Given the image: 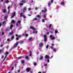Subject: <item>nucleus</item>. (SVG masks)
Here are the masks:
<instances>
[{
    "label": "nucleus",
    "mask_w": 73,
    "mask_h": 73,
    "mask_svg": "<svg viewBox=\"0 0 73 73\" xmlns=\"http://www.w3.org/2000/svg\"><path fill=\"white\" fill-rule=\"evenodd\" d=\"M50 37L51 38V40H52V41L54 40H55L54 36H53V35H50Z\"/></svg>",
    "instance_id": "nucleus-1"
},
{
    "label": "nucleus",
    "mask_w": 73,
    "mask_h": 73,
    "mask_svg": "<svg viewBox=\"0 0 73 73\" xmlns=\"http://www.w3.org/2000/svg\"><path fill=\"white\" fill-rule=\"evenodd\" d=\"M15 13H16V12H14L12 14V15L11 16V18H13V17H14V16H15V15H15Z\"/></svg>",
    "instance_id": "nucleus-2"
},
{
    "label": "nucleus",
    "mask_w": 73,
    "mask_h": 73,
    "mask_svg": "<svg viewBox=\"0 0 73 73\" xmlns=\"http://www.w3.org/2000/svg\"><path fill=\"white\" fill-rule=\"evenodd\" d=\"M46 12V9H45L44 10H42V13H45Z\"/></svg>",
    "instance_id": "nucleus-3"
},
{
    "label": "nucleus",
    "mask_w": 73,
    "mask_h": 73,
    "mask_svg": "<svg viewBox=\"0 0 73 73\" xmlns=\"http://www.w3.org/2000/svg\"><path fill=\"white\" fill-rule=\"evenodd\" d=\"M20 23H21V21H18L17 22V23L16 24L17 26L19 24H20Z\"/></svg>",
    "instance_id": "nucleus-4"
},
{
    "label": "nucleus",
    "mask_w": 73,
    "mask_h": 73,
    "mask_svg": "<svg viewBox=\"0 0 73 73\" xmlns=\"http://www.w3.org/2000/svg\"><path fill=\"white\" fill-rule=\"evenodd\" d=\"M19 43V42H17L13 46L14 48H16V46H17V45Z\"/></svg>",
    "instance_id": "nucleus-5"
},
{
    "label": "nucleus",
    "mask_w": 73,
    "mask_h": 73,
    "mask_svg": "<svg viewBox=\"0 0 73 73\" xmlns=\"http://www.w3.org/2000/svg\"><path fill=\"white\" fill-rule=\"evenodd\" d=\"M30 69H31V68H27L26 70L27 71V72H29V70H30Z\"/></svg>",
    "instance_id": "nucleus-6"
},
{
    "label": "nucleus",
    "mask_w": 73,
    "mask_h": 73,
    "mask_svg": "<svg viewBox=\"0 0 73 73\" xmlns=\"http://www.w3.org/2000/svg\"><path fill=\"white\" fill-rule=\"evenodd\" d=\"M33 39V38L32 37H30L29 39V41H31Z\"/></svg>",
    "instance_id": "nucleus-7"
},
{
    "label": "nucleus",
    "mask_w": 73,
    "mask_h": 73,
    "mask_svg": "<svg viewBox=\"0 0 73 73\" xmlns=\"http://www.w3.org/2000/svg\"><path fill=\"white\" fill-rule=\"evenodd\" d=\"M60 4L62 5H65V3L64 2H61Z\"/></svg>",
    "instance_id": "nucleus-8"
},
{
    "label": "nucleus",
    "mask_w": 73,
    "mask_h": 73,
    "mask_svg": "<svg viewBox=\"0 0 73 73\" xmlns=\"http://www.w3.org/2000/svg\"><path fill=\"white\" fill-rule=\"evenodd\" d=\"M43 45V43H40L39 44V46H42Z\"/></svg>",
    "instance_id": "nucleus-9"
},
{
    "label": "nucleus",
    "mask_w": 73,
    "mask_h": 73,
    "mask_svg": "<svg viewBox=\"0 0 73 73\" xmlns=\"http://www.w3.org/2000/svg\"><path fill=\"white\" fill-rule=\"evenodd\" d=\"M30 29H33L35 31V30H36V29L35 28H33L32 27H30Z\"/></svg>",
    "instance_id": "nucleus-10"
},
{
    "label": "nucleus",
    "mask_w": 73,
    "mask_h": 73,
    "mask_svg": "<svg viewBox=\"0 0 73 73\" xmlns=\"http://www.w3.org/2000/svg\"><path fill=\"white\" fill-rule=\"evenodd\" d=\"M13 31H12L10 33H9V35H13Z\"/></svg>",
    "instance_id": "nucleus-11"
},
{
    "label": "nucleus",
    "mask_w": 73,
    "mask_h": 73,
    "mask_svg": "<svg viewBox=\"0 0 73 73\" xmlns=\"http://www.w3.org/2000/svg\"><path fill=\"white\" fill-rule=\"evenodd\" d=\"M21 3H26V1H25V0H23L21 1Z\"/></svg>",
    "instance_id": "nucleus-12"
},
{
    "label": "nucleus",
    "mask_w": 73,
    "mask_h": 73,
    "mask_svg": "<svg viewBox=\"0 0 73 73\" xmlns=\"http://www.w3.org/2000/svg\"><path fill=\"white\" fill-rule=\"evenodd\" d=\"M45 58H46L48 59V58H49V57L48 55H45Z\"/></svg>",
    "instance_id": "nucleus-13"
},
{
    "label": "nucleus",
    "mask_w": 73,
    "mask_h": 73,
    "mask_svg": "<svg viewBox=\"0 0 73 73\" xmlns=\"http://www.w3.org/2000/svg\"><path fill=\"white\" fill-rule=\"evenodd\" d=\"M2 11L3 13H5V12H6V10H5V9H3Z\"/></svg>",
    "instance_id": "nucleus-14"
},
{
    "label": "nucleus",
    "mask_w": 73,
    "mask_h": 73,
    "mask_svg": "<svg viewBox=\"0 0 73 73\" xmlns=\"http://www.w3.org/2000/svg\"><path fill=\"white\" fill-rule=\"evenodd\" d=\"M13 25L12 24H11V25L10 26V28L11 29H12V27H13Z\"/></svg>",
    "instance_id": "nucleus-15"
},
{
    "label": "nucleus",
    "mask_w": 73,
    "mask_h": 73,
    "mask_svg": "<svg viewBox=\"0 0 73 73\" xmlns=\"http://www.w3.org/2000/svg\"><path fill=\"white\" fill-rule=\"evenodd\" d=\"M27 9V8H26V7H24V8H23V12H24V11H26Z\"/></svg>",
    "instance_id": "nucleus-16"
},
{
    "label": "nucleus",
    "mask_w": 73,
    "mask_h": 73,
    "mask_svg": "<svg viewBox=\"0 0 73 73\" xmlns=\"http://www.w3.org/2000/svg\"><path fill=\"white\" fill-rule=\"evenodd\" d=\"M15 21L14 20H12L11 21V23H13V24H14V23H15Z\"/></svg>",
    "instance_id": "nucleus-17"
},
{
    "label": "nucleus",
    "mask_w": 73,
    "mask_h": 73,
    "mask_svg": "<svg viewBox=\"0 0 73 73\" xmlns=\"http://www.w3.org/2000/svg\"><path fill=\"white\" fill-rule=\"evenodd\" d=\"M25 58H26V59H27V60H29V57H28V56H26L25 57Z\"/></svg>",
    "instance_id": "nucleus-18"
},
{
    "label": "nucleus",
    "mask_w": 73,
    "mask_h": 73,
    "mask_svg": "<svg viewBox=\"0 0 73 73\" xmlns=\"http://www.w3.org/2000/svg\"><path fill=\"white\" fill-rule=\"evenodd\" d=\"M43 59V56H41L40 58V60H42Z\"/></svg>",
    "instance_id": "nucleus-19"
},
{
    "label": "nucleus",
    "mask_w": 73,
    "mask_h": 73,
    "mask_svg": "<svg viewBox=\"0 0 73 73\" xmlns=\"http://www.w3.org/2000/svg\"><path fill=\"white\" fill-rule=\"evenodd\" d=\"M55 33L56 34L57 33H58V31H57V30H55Z\"/></svg>",
    "instance_id": "nucleus-20"
},
{
    "label": "nucleus",
    "mask_w": 73,
    "mask_h": 73,
    "mask_svg": "<svg viewBox=\"0 0 73 73\" xmlns=\"http://www.w3.org/2000/svg\"><path fill=\"white\" fill-rule=\"evenodd\" d=\"M44 38H46V35H44Z\"/></svg>",
    "instance_id": "nucleus-21"
},
{
    "label": "nucleus",
    "mask_w": 73,
    "mask_h": 73,
    "mask_svg": "<svg viewBox=\"0 0 73 73\" xmlns=\"http://www.w3.org/2000/svg\"><path fill=\"white\" fill-rule=\"evenodd\" d=\"M23 17L24 19H25L26 18V17L24 15H23Z\"/></svg>",
    "instance_id": "nucleus-22"
},
{
    "label": "nucleus",
    "mask_w": 73,
    "mask_h": 73,
    "mask_svg": "<svg viewBox=\"0 0 73 73\" xmlns=\"http://www.w3.org/2000/svg\"><path fill=\"white\" fill-rule=\"evenodd\" d=\"M46 41H47V38H44V41L45 42Z\"/></svg>",
    "instance_id": "nucleus-23"
},
{
    "label": "nucleus",
    "mask_w": 73,
    "mask_h": 73,
    "mask_svg": "<svg viewBox=\"0 0 73 73\" xmlns=\"http://www.w3.org/2000/svg\"><path fill=\"white\" fill-rule=\"evenodd\" d=\"M32 55V52H31L30 54V56H31Z\"/></svg>",
    "instance_id": "nucleus-24"
},
{
    "label": "nucleus",
    "mask_w": 73,
    "mask_h": 73,
    "mask_svg": "<svg viewBox=\"0 0 73 73\" xmlns=\"http://www.w3.org/2000/svg\"><path fill=\"white\" fill-rule=\"evenodd\" d=\"M53 50L54 51V52H56V49L55 48H54Z\"/></svg>",
    "instance_id": "nucleus-25"
},
{
    "label": "nucleus",
    "mask_w": 73,
    "mask_h": 73,
    "mask_svg": "<svg viewBox=\"0 0 73 73\" xmlns=\"http://www.w3.org/2000/svg\"><path fill=\"white\" fill-rule=\"evenodd\" d=\"M25 35L26 37H28V34H26Z\"/></svg>",
    "instance_id": "nucleus-26"
},
{
    "label": "nucleus",
    "mask_w": 73,
    "mask_h": 73,
    "mask_svg": "<svg viewBox=\"0 0 73 73\" xmlns=\"http://www.w3.org/2000/svg\"><path fill=\"white\" fill-rule=\"evenodd\" d=\"M23 13H21L20 16H21H21H23Z\"/></svg>",
    "instance_id": "nucleus-27"
},
{
    "label": "nucleus",
    "mask_w": 73,
    "mask_h": 73,
    "mask_svg": "<svg viewBox=\"0 0 73 73\" xmlns=\"http://www.w3.org/2000/svg\"><path fill=\"white\" fill-rule=\"evenodd\" d=\"M44 18H46V15H44Z\"/></svg>",
    "instance_id": "nucleus-28"
},
{
    "label": "nucleus",
    "mask_w": 73,
    "mask_h": 73,
    "mask_svg": "<svg viewBox=\"0 0 73 73\" xmlns=\"http://www.w3.org/2000/svg\"><path fill=\"white\" fill-rule=\"evenodd\" d=\"M33 33H37V31H36L35 32V31H34L33 32Z\"/></svg>",
    "instance_id": "nucleus-29"
},
{
    "label": "nucleus",
    "mask_w": 73,
    "mask_h": 73,
    "mask_svg": "<svg viewBox=\"0 0 73 73\" xmlns=\"http://www.w3.org/2000/svg\"><path fill=\"white\" fill-rule=\"evenodd\" d=\"M49 47V45H47L46 46V48H48Z\"/></svg>",
    "instance_id": "nucleus-30"
},
{
    "label": "nucleus",
    "mask_w": 73,
    "mask_h": 73,
    "mask_svg": "<svg viewBox=\"0 0 73 73\" xmlns=\"http://www.w3.org/2000/svg\"><path fill=\"white\" fill-rule=\"evenodd\" d=\"M11 38L12 40H13V38H14V36H12V37Z\"/></svg>",
    "instance_id": "nucleus-31"
},
{
    "label": "nucleus",
    "mask_w": 73,
    "mask_h": 73,
    "mask_svg": "<svg viewBox=\"0 0 73 73\" xmlns=\"http://www.w3.org/2000/svg\"><path fill=\"white\" fill-rule=\"evenodd\" d=\"M22 63L24 64V61L23 60H22Z\"/></svg>",
    "instance_id": "nucleus-32"
},
{
    "label": "nucleus",
    "mask_w": 73,
    "mask_h": 73,
    "mask_svg": "<svg viewBox=\"0 0 73 73\" xmlns=\"http://www.w3.org/2000/svg\"><path fill=\"white\" fill-rule=\"evenodd\" d=\"M53 46H51V49H53Z\"/></svg>",
    "instance_id": "nucleus-33"
},
{
    "label": "nucleus",
    "mask_w": 73,
    "mask_h": 73,
    "mask_svg": "<svg viewBox=\"0 0 73 73\" xmlns=\"http://www.w3.org/2000/svg\"><path fill=\"white\" fill-rule=\"evenodd\" d=\"M5 23H6V22H5V21H4L3 22V24H5Z\"/></svg>",
    "instance_id": "nucleus-34"
},
{
    "label": "nucleus",
    "mask_w": 73,
    "mask_h": 73,
    "mask_svg": "<svg viewBox=\"0 0 73 73\" xmlns=\"http://www.w3.org/2000/svg\"><path fill=\"white\" fill-rule=\"evenodd\" d=\"M51 26H52V25H51V24L49 25V28H51Z\"/></svg>",
    "instance_id": "nucleus-35"
},
{
    "label": "nucleus",
    "mask_w": 73,
    "mask_h": 73,
    "mask_svg": "<svg viewBox=\"0 0 73 73\" xmlns=\"http://www.w3.org/2000/svg\"><path fill=\"white\" fill-rule=\"evenodd\" d=\"M20 5H23V3H20Z\"/></svg>",
    "instance_id": "nucleus-36"
},
{
    "label": "nucleus",
    "mask_w": 73,
    "mask_h": 73,
    "mask_svg": "<svg viewBox=\"0 0 73 73\" xmlns=\"http://www.w3.org/2000/svg\"><path fill=\"white\" fill-rule=\"evenodd\" d=\"M53 0H51V3H53Z\"/></svg>",
    "instance_id": "nucleus-37"
},
{
    "label": "nucleus",
    "mask_w": 73,
    "mask_h": 73,
    "mask_svg": "<svg viewBox=\"0 0 73 73\" xmlns=\"http://www.w3.org/2000/svg\"><path fill=\"white\" fill-rule=\"evenodd\" d=\"M7 18V16H5V17L4 19H6Z\"/></svg>",
    "instance_id": "nucleus-38"
},
{
    "label": "nucleus",
    "mask_w": 73,
    "mask_h": 73,
    "mask_svg": "<svg viewBox=\"0 0 73 73\" xmlns=\"http://www.w3.org/2000/svg\"><path fill=\"white\" fill-rule=\"evenodd\" d=\"M9 2V1H6V3H8Z\"/></svg>",
    "instance_id": "nucleus-39"
},
{
    "label": "nucleus",
    "mask_w": 73,
    "mask_h": 73,
    "mask_svg": "<svg viewBox=\"0 0 73 73\" xmlns=\"http://www.w3.org/2000/svg\"><path fill=\"white\" fill-rule=\"evenodd\" d=\"M16 39L17 40H19V38L17 37L16 38Z\"/></svg>",
    "instance_id": "nucleus-40"
},
{
    "label": "nucleus",
    "mask_w": 73,
    "mask_h": 73,
    "mask_svg": "<svg viewBox=\"0 0 73 73\" xmlns=\"http://www.w3.org/2000/svg\"><path fill=\"white\" fill-rule=\"evenodd\" d=\"M51 4H50V3H48V5L49 6H50V5Z\"/></svg>",
    "instance_id": "nucleus-41"
},
{
    "label": "nucleus",
    "mask_w": 73,
    "mask_h": 73,
    "mask_svg": "<svg viewBox=\"0 0 73 73\" xmlns=\"http://www.w3.org/2000/svg\"><path fill=\"white\" fill-rule=\"evenodd\" d=\"M44 21H45V20H44V19H42V22L43 23L44 22Z\"/></svg>",
    "instance_id": "nucleus-42"
},
{
    "label": "nucleus",
    "mask_w": 73,
    "mask_h": 73,
    "mask_svg": "<svg viewBox=\"0 0 73 73\" xmlns=\"http://www.w3.org/2000/svg\"><path fill=\"white\" fill-rule=\"evenodd\" d=\"M37 20V18H35L34 19L35 20Z\"/></svg>",
    "instance_id": "nucleus-43"
},
{
    "label": "nucleus",
    "mask_w": 73,
    "mask_h": 73,
    "mask_svg": "<svg viewBox=\"0 0 73 73\" xmlns=\"http://www.w3.org/2000/svg\"><path fill=\"white\" fill-rule=\"evenodd\" d=\"M22 57H19L18 58V59H20V58H21Z\"/></svg>",
    "instance_id": "nucleus-44"
},
{
    "label": "nucleus",
    "mask_w": 73,
    "mask_h": 73,
    "mask_svg": "<svg viewBox=\"0 0 73 73\" xmlns=\"http://www.w3.org/2000/svg\"><path fill=\"white\" fill-rule=\"evenodd\" d=\"M40 15H38L37 16V17H40Z\"/></svg>",
    "instance_id": "nucleus-45"
},
{
    "label": "nucleus",
    "mask_w": 73,
    "mask_h": 73,
    "mask_svg": "<svg viewBox=\"0 0 73 73\" xmlns=\"http://www.w3.org/2000/svg\"><path fill=\"white\" fill-rule=\"evenodd\" d=\"M6 53L7 54H8L9 53L8 52H6Z\"/></svg>",
    "instance_id": "nucleus-46"
},
{
    "label": "nucleus",
    "mask_w": 73,
    "mask_h": 73,
    "mask_svg": "<svg viewBox=\"0 0 73 73\" xmlns=\"http://www.w3.org/2000/svg\"><path fill=\"white\" fill-rule=\"evenodd\" d=\"M44 66H47V64H44Z\"/></svg>",
    "instance_id": "nucleus-47"
},
{
    "label": "nucleus",
    "mask_w": 73,
    "mask_h": 73,
    "mask_svg": "<svg viewBox=\"0 0 73 73\" xmlns=\"http://www.w3.org/2000/svg\"><path fill=\"white\" fill-rule=\"evenodd\" d=\"M15 35H16V37H18V35H17V34H16Z\"/></svg>",
    "instance_id": "nucleus-48"
},
{
    "label": "nucleus",
    "mask_w": 73,
    "mask_h": 73,
    "mask_svg": "<svg viewBox=\"0 0 73 73\" xmlns=\"http://www.w3.org/2000/svg\"><path fill=\"white\" fill-rule=\"evenodd\" d=\"M34 65H35V66L36 65V63H34Z\"/></svg>",
    "instance_id": "nucleus-49"
},
{
    "label": "nucleus",
    "mask_w": 73,
    "mask_h": 73,
    "mask_svg": "<svg viewBox=\"0 0 73 73\" xmlns=\"http://www.w3.org/2000/svg\"><path fill=\"white\" fill-rule=\"evenodd\" d=\"M7 41H10V39H8Z\"/></svg>",
    "instance_id": "nucleus-50"
},
{
    "label": "nucleus",
    "mask_w": 73,
    "mask_h": 73,
    "mask_svg": "<svg viewBox=\"0 0 73 73\" xmlns=\"http://www.w3.org/2000/svg\"><path fill=\"white\" fill-rule=\"evenodd\" d=\"M25 33H23V36H25Z\"/></svg>",
    "instance_id": "nucleus-51"
},
{
    "label": "nucleus",
    "mask_w": 73,
    "mask_h": 73,
    "mask_svg": "<svg viewBox=\"0 0 73 73\" xmlns=\"http://www.w3.org/2000/svg\"><path fill=\"white\" fill-rule=\"evenodd\" d=\"M9 8H10V7H8V9H9Z\"/></svg>",
    "instance_id": "nucleus-52"
},
{
    "label": "nucleus",
    "mask_w": 73,
    "mask_h": 73,
    "mask_svg": "<svg viewBox=\"0 0 73 73\" xmlns=\"http://www.w3.org/2000/svg\"><path fill=\"white\" fill-rule=\"evenodd\" d=\"M3 58H4V56H2V57H1L2 59H3Z\"/></svg>",
    "instance_id": "nucleus-53"
},
{
    "label": "nucleus",
    "mask_w": 73,
    "mask_h": 73,
    "mask_svg": "<svg viewBox=\"0 0 73 73\" xmlns=\"http://www.w3.org/2000/svg\"><path fill=\"white\" fill-rule=\"evenodd\" d=\"M29 11H30L31 10V8H29L28 9Z\"/></svg>",
    "instance_id": "nucleus-54"
},
{
    "label": "nucleus",
    "mask_w": 73,
    "mask_h": 73,
    "mask_svg": "<svg viewBox=\"0 0 73 73\" xmlns=\"http://www.w3.org/2000/svg\"><path fill=\"white\" fill-rule=\"evenodd\" d=\"M47 62H49V60H47Z\"/></svg>",
    "instance_id": "nucleus-55"
},
{
    "label": "nucleus",
    "mask_w": 73,
    "mask_h": 73,
    "mask_svg": "<svg viewBox=\"0 0 73 73\" xmlns=\"http://www.w3.org/2000/svg\"><path fill=\"white\" fill-rule=\"evenodd\" d=\"M1 26V23H0V27Z\"/></svg>",
    "instance_id": "nucleus-56"
},
{
    "label": "nucleus",
    "mask_w": 73,
    "mask_h": 73,
    "mask_svg": "<svg viewBox=\"0 0 73 73\" xmlns=\"http://www.w3.org/2000/svg\"><path fill=\"white\" fill-rule=\"evenodd\" d=\"M35 10H37V7H35Z\"/></svg>",
    "instance_id": "nucleus-57"
},
{
    "label": "nucleus",
    "mask_w": 73,
    "mask_h": 73,
    "mask_svg": "<svg viewBox=\"0 0 73 73\" xmlns=\"http://www.w3.org/2000/svg\"><path fill=\"white\" fill-rule=\"evenodd\" d=\"M13 67H12V68H11V70H13Z\"/></svg>",
    "instance_id": "nucleus-58"
},
{
    "label": "nucleus",
    "mask_w": 73,
    "mask_h": 73,
    "mask_svg": "<svg viewBox=\"0 0 73 73\" xmlns=\"http://www.w3.org/2000/svg\"><path fill=\"white\" fill-rule=\"evenodd\" d=\"M47 35H49V32H48L47 33Z\"/></svg>",
    "instance_id": "nucleus-59"
},
{
    "label": "nucleus",
    "mask_w": 73,
    "mask_h": 73,
    "mask_svg": "<svg viewBox=\"0 0 73 73\" xmlns=\"http://www.w3.org/2000/svg\"><path fill=\"white\" fill-rule=\"evenodd\" d=\"M52 46H54V44H51Z\"/></svg>",
    "instance_id": "nucleus-60"
},
{
    "label": "nucleus",
    "mask_w": 73,
    "mask_h": 73,
    "mask_svg": "<svg viewBox=\"0 0 73 73\" xmlns=\"http://www.w3.org/2000/svg\"><path fill=\"white\" fill-rule=\"evenodd\" d=\"M29 16H31V14H29Z\"/></svg>",
    "instance_id": "nucleus-61"
},
{
    "label": "nucleus",
    "mask_w": 73,
    "mask_h": 73,
    "mask_svg": "<svg viewBox=\"0 0 73 73\" xmlns=\"http://www.w3.org/2000/svg\"><path fill=\"white\" fill-rule=\"evenodd\" d=\"M52 57H53V56H51V57L50 58V59H51V58H52Z\"/></svg>",
    "instance_id": "nucleus-62"
},
{
    "label": "nucleus",
    "mask_w": 73,
    "mask_h": 73,
    "mask_svg": "<svg viewBox=\"0 0 73 73\" xmlns=\"http://www.w3.org/2000/svg\"><path fill=\"white\" fill-rule=\"evenodd\" d=\"M38 73H41V72H38Z\"/></svg>",
    "instance_id": "nucleus-63"
},
{
    "label": "nucleus",
    "mask_w": 73,
    "mask_h": 73,
    "mask_svg": "<svg viewBox=\"0 0 73 73\" xmlns=\"http://www.w3.org/2000/svg\"><path fill=\"white\" fill-rule=\"evenodd\" d=\"M18 37H21V36L19 35V36H18Z\"/></svg>",
    "instance_id": "nucleus-64"
}]
</instances>
